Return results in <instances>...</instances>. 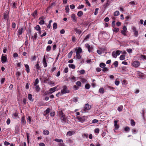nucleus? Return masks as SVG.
Returning a JSON list of instances; mask_svg holds the SVG:
<instances>
[{
    "label": "nucleus",
    "instance_id": "nucleus-1",
    "mask_svg": "<svg viewBox=\"0 0 146 146\" xmlns=\"http://www.w3.org/2000/svg\"><path fill=\"white\" fill-rule=\"evenodd\" d=\"M76 118L81 123H84L86 121V118L85 116H77Z\"/></svg>",
    "mask_w": 146,
    "mask_h": 146
},
{
    "label": "nucleus",
    "instance_id": "nucleus-2",
    "mask_svg": "<svg viewBox=\"0 0 146 146\" xmlns=\"http://www.w3.org/2000/svg\"><path fill=\"white\" fill-rule=\"evenodd\" d=\"M69 91L68 90L67 87L66 86H64L63 87V89L61 90V92L62 94L67 93H68Z\"/></svg>",
    "mask_w": 146,
    "mask_h": 146
},
{
    "label": "nucleus",
    "instance_id": "nucleus-3",
    "mask_svg": "<svg viewBox=\"0 0 146 146\" xmlns=\"http://www.w3.org/2000/svg\"><path fill=\"white\" fill-rule=\"evenodd\" d=\"M127 30V28L125 26H124L123 27L122 30L121 32V33L124 36H126Z\"/></svg>",
    "mask_w": 146,
    "mask_h": 146
},
{
    "label": "nucleus",
    "instance_id": "nucleus-4",
    "mask_svg": "<svg viewBox=\"0 0 146 146\" xmlns=\"http://www.w3.org/2000/svg\"><path fill=\"white\" fill-rule=\"evenodd\" d=\"M25 28L24 27L20 28L18 29L17 31L18 35H22L23 33L25 31Z\"/></svg>",
    "mask_w": 146,
    "mask_h": 146
},
{
    "label": "nucleus",
    "instance_id": "nucleus-5",
    "mask_svg": "<svg viewBox=\"0 0 146 146\" xmlns=\"http://www.w3.org/2000/svg\"><path fill=\"white\" fill-rule=\"evenodd\" d=\"M1 60L2 62L3 63H5L7 62V55H4L3 54L1 57Z\"/></svg>",
    "mask_w": 146,
    "mask_h": 146
},
{
    "label": "nucleus",
    "instance_id": "nucleus-6",
    "mask_svg": "<svg viewBox=\"0 0 146 146\" xmlns=\"http://www.w3.org/2000/svg\"><path fill=\"white\" fill-rule=\"evenodd\" d=\"M85 47L88 49V51L89 52H90L92 51L93 47L91 46L89 44H85Z\"/></svg>",
    "mask_w": 146,
    "mask_h": 146
},
{
    "label": "nucleus",
    "instance_id": "nucleus-7",
    "mask_svg": "<svg viewBox=\"0 0 146 146\" xmlns=\"http://www.w3.org/2000/svg\"><path fill=\"white\" fill-rule=\"evenodd\" d=\"M140 64L139 62L138 61H134L132 62V66L135 68L138 67L140 65Z\"/></svg>",
    "mask_w": 146,
    "mask_h": 146
},
{
    "label": "nucleus",
    "instance_id": "nucleus-8",
    "mask_svg": "<svg viewBox=\"0 0 146 146\" xmlns=\"http://www.w3.org/2000/svg\"><path fill=\"white\" fill-rule=\"evenodd\" d=\"M132 29L134 33V36L136 37L138 35V31L136 30V28L135 27L133 26L132 27Z\"/></svg>",
    "mask_w": 146,
    "mask_h": 146
},
{
    "label": "nucleus",
    "instance_id": "nucleus-9",
    "mask_svg": "<svg viewBox=\"0 0 146 146\" xmlns=\"http://www.w3.org/2000/svg\"><path fill=\"white\" fill-rule=\"evenodd\" d=\"M45 19V17L44 16H42L40 17L39 19L40 20V21L39 23L40 25H43L44 24V19Z\"/></svg>",
    "mask_w": 146,
    "mask_h": 146
},
{
    "label": "nucleus",
    "instance_id": "nucleus-10",
    "mask_svg": "<svg viewBox=\"0 0 146 146\" xmlns=\"http://www.w3.org/2000/svg\"><path fill=\"white\" fill-rule=\"evenodd\" d=\"M57 87L58 86H57L53 88H50L49 90V94H52V93L56 91V90L57 88Z\"/></svg>",
    "mask_w": 146,
    "mask_h": 146
},
{
    "label": "nucleus",
    "instance_id": "nucleus-11",
    "mask_svg": "<svg viewBox=\"0 0 146 146\" xmlns=\"http://www.w3.org/2000/svg\"><path fill=\"white\" fill-rule=\"evenodd\" d=\"M91 108V106H89V104H87L85 105L84 107V110L86 111L87 110H89Z\"/></svg>",
    "mask_w": 146,
    "mask_h": 146
},
{
    "label": "nucleus",
    "instance_id": "nucleus-12",
    "mask_svg": "<svg viewBox=\"0 0 146 146\" xmlns=\"http://www.w3.org/2000/svg\"><path fill=\"white\" fill-rule=\"evenodd\" d=\"M71 17L73 22H77V17L74 14H72Z\"/></svg>",
    "mask_w": 146,
    "mask_h": 146
},
{
    "label": "nucleus",
    "instance_id": "nucleus-13",
    "mask_svg": "<svg viewBox=\"0 0 146 146\" xmlns=\"http://www.w3.org/2000/svg\"><path fill=\"white\" fill-rule=\"evenodd\" d=\"M117 121H114V126L115 127L114 129L116 130H117L119 127V125L117 124Z\"/></svg>",
    "mask_w": 146,
    "mask_h": 146
},
{
    "label": "nucleus",
    "instance_id": "nucleus-14",
    "mask_svg": "<svg viewBox=\"0 0 146 146\" xmlns=\"http://www.w3.org/2000/svg\"><path fill=\"white\" fill-rule=\"evenodd\" d=\"M42 63L44 67H46L47 66V65L46 61L45 55L44 56L43 59L42 61Z\"/></svg>",
    "mask_w": 146,
    "mask_h": 146
},
{
    "label": "nucleus",
    "instance_id": "nucleus-15",
    "mask_svg": "<svg viewBox=\"0 0 146 146\" xmlns=\"http://www.w3.org/2000/svg\"><path fill=\"white\" fill-rule=\"evenodd\" d=\"M21 123L23 125H25L26 123V121L25 119L24 116H23L21 118Z\"/></svg>",
    "mask_w": 146,
    "mask_h": 146
},
{
    "label": "nucleus",
    "instance_id": "nucleus-16",
    "mask_svg": "<svg viewBox=\"0 0 146 146\" xmlns=\"http://www.w3.org/2000/svg\"><path fill=\"white\" fill-rule=\"evenodd\" d=\"M28 99L31 102L33 101V99L32 98V96L31 94H29L28 95Z\"/></svg>",
    "mask_w": 146,
    "mask_h": 146
},
{
    "label": "nucleus",
    "instance_id": "nucleus-17",
    "mask_svg": "<svg viewBox=\"0 0 146 146\" xmlns=\"http://www.w3.org/2000/svg\"><path fill=\"white\" fill-rule=\"evenodd\" d=\"M76 50H77L76 53H81L82 51V49L80 47H78V49H76Z\"/></svg>",
    "mask_w": 146,
    "mask_h": 146
},
{
    "label": "nucleus",
    "instance_id": "nucleus-18",
    "mask_svg": "<svg viewBox=\"0 0 146 146\" xmlns=\"http://www.w3.org/2000/svg\"><path fill=\"white\" fill-rule=\"evenodd\" d=\"M90 35L88 34L84 38V40L83 41V42L87 41L90 37Z\"/></svg>",
    "mask_w": 146,
    "mask_h": 146
},
{
    "label": "nucleus",
    "instance_id": "nucleus-19",
    "mask_svg": "<svg viewBox=\"0 0 146 146\" xmlns=\"http://www.w3.org/2000/svg\"><path fill=\"white\" fill-rule=\"evenodd\" d=\"M25 66L26 68V70L27 73H29L30 70L29 66L27 64H25Z\"/></svg>",
    "mask_w": 146,
    "mask_h": 146
},
{
    "label": "nucleus",
    "instance_id": "nucleus-20",
    "mask_svg": "<svg viewBox=\"0 0 146 146\" xmlns=\"http://www.w3.org/2000/svg\"><path fill=\"white\" fill-rule=\"evenodd\" d=\"M37 38V34L36 33H35L34 36H32V38H33V41H34L35 40H36Z\"/></svg>",
    "mask_w": 146,
    "mask_h": 146
},
{
    "label": "nucleus",
    "instance_id": "nucleus-21",
    "mask_svg": "<svg viewBox=\"0 0 146 146\" xmlns=\"http://www.w3.org/2000/svg\"><path fill=\"white\" fill-rule=\"evenodd\" d=\"M74 133L73 131H69L66 134L67 136H70L72 135Z\"/></svg>",
    "mask_w": 146,
    "mask_h": 146
},
{
    "label": "nucleus",
    "instance_id": "nucleus-22",
    "mask_svg": "<svg viewBox=\"0 0 146 146\" xmlns=\"http://www.w3.org/2000/svg\"><path fill=\"white\" fill-rule=\"evenodd\" d=\"M60 119L62 122L65 123L66 122V119L65 117H61Z\"/></svg>",
    "mask_w": 146,
    "mask_h": 146
},
{
    "label": "nucleus",
    "instance_id": "nucleus-23",
    "mask_svg": "<svg viewBox=\"0 0 146 146\" xmlns=\"http://www.w3.org/2000/svg\"><path fill=\"white\" fill-rule=\"evenodd\" d=\"M83 12L81 11H78L77 13V15L79 17H81L83 15Z\"/></svg>",
    "mask_w": 146,
    "mask_h": 146
},
{
    "label": "nucleus",
    "instance_id": "nucleus-24",
    "mask_svg": "<svg viewBox=\"0 0 146 146\" xmlns=\"http://www.w3.org/2000/svg\"><path fill=\"white\" fill-rule=\"evenodd\" d=\"M35 86V88L36 91L37 92H39L40 90V88L39 87L38 85H36V86Z\"/></svg>",
    "mask_w": 146,
    "mask_h": 146
},
{
    "label": "nucleus",
    "instance_id": "nucleus-25",
    "mask_svg": "<svg viewBox=\"0 0 146 146\" xmlns=\"http://www.w3.org/2000/svg\"><path fill=\"white\" fill-rule=\"evenodd\" d=\"M113 65L114 66V67L115 68H116L118 67V62L117 61H115L113 63Z\"/></svg>",
    "mask_w": 146,
    "mask_h": 146
},
{
    "label": "nucleus",
    "instance_id": "nucleus-26",
    "mask_svg": "<svg viewBox=\"0 0 146 146\" xmlns=\"http://www.w3.org/2000/svg\"><path fill=\"white\" fill-rule=\"evenodd\" d=\"M43 133L44 135H48L49 134V131L47 130H45L43 131Z\"/></svg>",
    "mask_w": 146,
    "mask_h": 146
},
{
    "label": "nucleus",
    "instance_id": "nucleus-27",
    "mask_svg": "<svg viewBox=\"0 0 146 146\" xmlns=\"http://www.w3.org/2000/svg\"><path fill=\"white\" fill-rule=\"evenodd\" d=\"M123 108V107L122 106H120L118 107L117 108V110L119 111H121L122 110Z\"/></svg>",
    "mask_w": 146,
    "mask_h": 146
},
{
    "label": "nucleus",
    "instance_id": "nucleus-28",
    "mask_svg": "<svg viewBox=\"0 0 146 146\" xmlns=\"http://www.w3.org/2000/svg\"><path fill=\"white\" fill-rule=\"evenodd\" d=\"M32 16L34 17H35L37 15V10H35L32 14Z\"/></svg>",
    "mask_w": 146,
    "mask_h": 146
},
{
    "label": "nucleus",
    "instance_id": "nucleus-29",
    "mask_svg": "<svg viewBox=\"0 0 146 146\" xmlns=\"http://www.w3.org/2000/svg\"><path fill=\"white\" fill-rule=\"evenodd\" d=\"M70 79L72 82H74L76 81V78L74 76H72Z\"/></svg>",
    "mask_w": 146,
    "mask_h": 146
},
{
    "label": "nucleus",
    "instance_id": "nucleus-30",
    "mask_svg": "<svg viewBox=\"0 0 146 146\" xmlns=\"http://www.w3.org/2000/svg\"><path fill=\"white\" fill-rule=\"evenodd\" d=\"M74 31L77 33L78 34H80L81 33V31L77 28L75 29H74Z\"/></svg>",
    "mask_w": 146,
    "mask_h": 146
},
{
    "label": "nucleus",
    "instance_id": "nucleus-31",
    "mask_svg": "<svg viewBox=\"0 0 146 146\" xmlns=\"http://www.w3.org/2000/svg\"><path fill=\"white\" fill-rule=\"evenodd\" d=\"M39 82V80L38 78H36V79L35 80V82L34 83V86H36L37 85V84H38Z\"/></svg>",
    "mask_w": 146,
    "mask_h": 146
},
{
    "label": "nucleus",
    "instance_id": "nucleus-32",
    "mask_svg": "<svg viewBox=\"0 0 146 146\" xmlns=\"http://www.w3.org/2000/svg\"><path fill=\"white\" fill-rule=\"evenodd\" d=\"M112 56L115 58H116L117 56L115 52V51H114L112 52Z\"/></svg>",
    "mask_w": 146,
    "mask_h": 146
},
{
    "label": "nucleus",
    "instance_id": "nucleus-33",
    "mask_svg": "<svg viewBox=\"0 0 146 146\" xmlns=\"http://www.w3.org/2000/svg\"><path fill=\"white\" fill-rule=\"evenodd\" d=\"M73 52L72 51H71L68 55V58H71Z\"/></svg>",
    "mask_w": 146,
    "mask_h": 146
},
{
    "label": "nucleus",
    "instance_id": "nucleus-34",
    "mask_svg": "<svg viewBox=\"0 0 146 146\" xmlns=\"http://www.w3.org/2000/svg\"><path fill=\"white\" fill-rule=\"evenodd\" d=\"M131 124L132 126H134L135 125V123L134 121V120L132 119L131 120Z\"/></svg>",
    "mask_w": 146,
    "mask_h": 146
},
{
    "label": "nucleus",
    "instance_id": "nucleus-35",
    "mask_svg": "<svg viewBox=\"0 0 146 146\" xmlns=\"http://www.w3.org/2000/svg\"><path fill=\"white\" fill-rule=\"evenodd\" d=\"M59 114L60 117H65V115L63 113L62 111H59Z\"/></svg>",
    "mask_w": 146,
    "mask_h": 146
},
{
    "label": "nucleus",
    "instance_id": "nucleus-36",
    "mask_svg": "<svg viewBox=\"0 0 146 146\" xmlns=\"http://www.w3.org/2000/svg\"><path fill=\"white\" fill-rule=\"evenodd\" d=\"M99 92L101 94H103L104 93V89L103 88H100L99 90Z\"/></svg>",
    "mask_w": 146,
    "mask_h": 146
},
{
    "label": "nucleus",
    "instance_id": "nucleus-37",
    "mask_svg": "<svg viewBox=\"0 0 146 146\" xmlns=\"http://www.w3.org/2000/svg\"><path fill=\"white\" fill-rule=\"evenodd\" d=\"M125 56L124 55H121L119 57V59L120 60H124L125 59Z\"/></svg>",
    "mask_w": 146,
    "mask_h": 146
},
{
    "label": "nucleus",
    "instance_id": "nucleus-38",
    "mask_svg": "<svg viewBox=\"0 0 146 146\" xmlns=\"http://www.w3.org/2000/svg\"><path fill=\"white\" fill-rule=\"evenodd\" d=\"M54 141L57 142H62L63 141L62 139H56L54 140Z\"/></svg>",
    "mask_w": 146,
    "mask_h": 146
},
{
    "label": "nucleus",
    "instance_id": "nucleus-39",
    "mask_svg": "<svg viewBox=\"0 0 146 146\" xmlns=\"http://www.w3.org/2000/svg\"><path fill=\"white\" fill-rule=\"evenodd\" d=\"M119 28H115L113 29V31L114 32L117 33L119 31Z\"/></svg>",
    "mask_w": 146,
    "mask_h": 146
},
{
    "label": "nucleus",
    "instance_id": "nucleus-40",
    "mask_svg": "<svg viewBox=\"0 0 146 146\" xmlns=\"http://www.w3.org/2000/svg\"><path fill=\"white\" fill-rule=\"evenodd\" d=\"M68 66L70 68L73 69H74L75 68V66L73 64H69Z\"/></svg>",
    "mask_w": 146,
    "mask_h": 146
},
{
    "label": "nucleus",
    "instance_id": "nucleus-41",
    "mask_svg": "<svg viewBox=\"0 0 146 146\" xmlns=\"http://www.w3.org/2000/svg\"><path fill=\"white\" fill-rule=\"evenodd\" d=\"M76 58L77 59H79L81 58V56L80 54L76 53Z\"/></svg>",
    "mask_w": 146,
    "mask_h": 146
},
{
    "label": "nucleus",
    "instance_id": "nucleus-42",
    "mask_svg": "<svg viewBox=\"0 0 146 146\" xmlns=\"http://www.w3.org/2000/svg\"><path fill=\"white\" fill-rule=\"evenodd\" d=\"M117 80L118 79H117L115 82V84L117 86L119 85L120 83L119 82L118 80Z\"/></svg>",
    "mask_w": 146,
    "mask_h": 146
},
{
    "label": "nucleus",
    "instance_id": "nucleus-43",
    "mask_svg": "<svg viewBox=\"0 0 146 146\" xmlns=\"http://www.w3.org/2000/svg\"><path fill=\"white\" fill-rule=\"evenodd\" d=\"M35 29L37 31H38L40 30V28L39 25H36L35 27Z\"/></svg>",
    "mask_w": 146,
    "mask_h": 146
},
{
    "label": "nucleus",
    "instance_id": "nucleus-44",
    "mask_svg": "<svg viewBox=\"0 0 146 146\" xmlns=\"http://www.w3.org/2000/svg\"><path fill=\"white\" fill-rule=\"evenodd\" d=\"M119 11H115L114 14V15L115 16H117L119 15Z\"/></svg>",
    "mask_w": 146,
    "mask_h": 146
},
{
    "label": "nucleus",
    "instance_id": "nucleus-45",
    "mask_svg": "<svg viewBox=\"0 0 146 146\" xmlns=\"http://www.w3.org/2000/svg\"><path fill=\"white\" fill-rule=\"evenodd\" d=\"M65 10L66 11V13H67L69 12V9L68 6H67L66 7Z\"/></svg>",
    "mask_w": 146,
    "mask_h": 146
},
{
    "label": "nucleus",
    "instance_id": "nucleus-46",
    "mask_svg": "<svg viewBox=\"0 0 146 146\" xmlns=\"http://www.w3.org/2000/svg\"><path fill=\"white\" fill-rule=\"evenodd\" d=\"M16 75L17 77H19L21 75V73L19 71H17L16 72Z\"/></svg>",
    "mask_w": 146,
    "mask_h": 146
},
{
    "label": "nucleus",
    "instance_id": "nucleus-47",
    "mask_svg": "<svg viewBox=\"0 0 146 146\" xmlns=\"http://www.w3.org/2000/svg\"><path fill=\"white\" fill-rule=\"evenodd\" d=\"M105 66V64L104 63H101L100 64V66L101 68H104Z\"/></svg>",
    "mask_w": 146,
    "mask_h": 146
},
{
    "label": "nucleus",
    "instance_id": "nucleus-48",
    "mask_svg": "<svg viewBox=\"0 0 146 146\" xmlns=\"http://www.w3.org/2000/svg\"><path fill=\"white\" fill-rule=\"evenodd\" d=\"M130 130V128L129 127L127 126L125 127L124 128V130L125 131L129 132Z\"/></svg>",
    "mask_w": 146,
    "mask_h": 146
},
{
    "label": "nucleus",
    "instance_id": "nucleus-49",
    "mask_svg": "<svg viewBox=\"0 0 146 146\" xmlns=\"http://www.w3.org/2000/svg\"><path fill=\"white\" fill-rule=\"evenodd\" d=\"M76 40V39L74 36H72V40L73 42H75Z\"/></svg>",
    "mask_w": 146,
    "mask_h": 146
},
{
    "label": "nucleus",
    "instance_id": "nucleus-50",
    "mask_svg": "<svg viewBox=\"0 0 146 146\" xmlns=\"http://www.w3.org/2000/svg\"><path fill=\"white\" fill-rule=\"evenodd\" d=\"M35 67L36 69L39 70L40 69V66L39 64H38V62H37V64L35 65Z\"/></svg>",
    "mask_w": 146,
    "mask_h": 146
},
{
    "label": "nucleus",
    "instance_id": "nucleus-51",
    "mask_svg": "<svg viewBox=\"0 0 146 146\" xmlns=\"http://www.w3.org/2000/svg\"><path fill=\"white\" fill-rule=\"evenodd\" d=\"M51 47L50 46L48 45L46 48V50L47 52L51 50Z\"/></svg>",
    "mask_w": 146,
    "mask_h": 146
},
{
    "label": "nucleus",
    "instance_id": "nucleus-52",
    "mask_svg": "<svg viewBox=\"0 0 146 146\" xmlns=\"http://www.w3.org/2000/svg\"><path fill=\"white\" fill-rule=\"evenodd\" d=\"M122 52V51L119 50H117L115 51V52L117 55H119Z\"/></svg>",
    "mask_w": 146,
    "mask_h": 146
},
{
    "label": "nucleus",
    "instance_id": "nucleus-53",
    "mask_svg": "<svg viewBox=\"0 0 146 146\" xmlns=\"http://www.w3.org/2000/svg\"><path fill=\"white\" fill-rule=\"evenodd\" d=\"M57 28V23H54L53 25V29H56Z\"/></svg>",
    "mask_w": 146,
    "mask_h": 146
},
{
    "label": "nucleus",
    "instance_id": "nucleus-54",
    "mask_svg": "<svg viewBox=\"0 0 146 146\" xmlns=\"http://www.w3.org/2000/svg\"><path fill=\"white\" fill-rule=\"evenodd\" d=\"M140 57L143 60L146 59V56H145L141 55L140 56Z\"/></svg>",
    "mask_w": 146,
    "mask_h": 146
},
{
    "label": "nucleus",
    "instance_id": "nucleus-55",
    "mask_svg": "<svg viewBox=\"0 0 146 146\" xmlns=\"http://www.w3.org/2000/svg\"><path fill=\"white\" fill-rule=\"evenodd\" d=\"M132 131L133 134H135L137 133V131L136 130V129H132Z\"/></svg>",
    "mask_w": 146,
    "mask_h": 146
},
{
    "label": "nucleus",
    "instance_id": "nucleus-56",
    "mask_svg": "<svg viewBox=\"0 0 146 146\" xmlns=\"http://www.w3.org/2000/svg\"><path fill=\"white\" fill-rule=\"evenodd\" d=\"M100 129L99 128H96L94 130V132L95 133H98L99 132Z\"/></svg>",
    "mask_w": 146,
    "mask_h": 146
},
{
    "label": "nucleus",
    "instance_id": "nucleus-57",
    "mask_svg": "<svg viewBox=\"0 0 146 146\" xmlns=\"http://www.w3.org/2000/svg\"><path fill=\"white\" fill-rule=\"evenodd\" d=\"M85 3L87 5L89 6H90V4L88 0H85Z\"/></svg>",
    "mask_w": 146,
    "mask_h": 146
},
{
    "label": "nucleus",
    "instance_id": "nucleus-58",
    "mask_svg": "<svg viewBox=\"0 0 146 146\" xmlns=\"http://www.w3.org/2000/svg\"><path fill=\"white\" fill-rule=\"evenodd\" d=\"M90 85L88 84H87L85 85V88L87 89H88L90 88Z\"/></svg>",
    "mask_w": 146,
    "mask_h": 146
},
{
    "label": "nucleus",
    "instance_id": "nucleus-59",
    "mask_svg": "<svg viewBox=\"0 0 146 146\" xmlns=\"http://www.w3.org/2000/svg\"><path fill=\"white\" fill-rule=\"evenodd\" d=\"M76 84L79 86H81V83L80 81H77L76 82Z\"/></svg>",
    "mask_w": 146,
    "mask_h": 146
},
{
    "label": "nucleus",
    "instance_id": "nucleus-60",
    "mask_svg": "<svg viewBox=\"0 0 146 146\" xmlns=\"http://www.w3.org/2000/svg\"><path fill=\"white\" fill-rule=\"evenodd\" d=\"M98 120L96 119H94L92 121V123H97L98 122Z\"/></svg>",
    "mask_w": 146,
    "mask_h": 146
},
{
    "label": "nucleus",
    "instance_id": "nucleus-61",
    "mask_svg": "<svg viewBox=\"0 0 146 146\" xmlns=\"http://www.w3.org/2000/svg\"><path fill=\"white\" fill-rule=\"evenodd\" d=\"M127 51L129 53H131L132 52V50L131 49H128L127 50Z\"/></svg>",
    "mask_w": 146,
    "mask_h": 146
},
{
    "label": "nucleus",
    "instance_id": "nucleus-62",
    "mask_svg": "<svg viewBox=\"0 0 146 146\" xmlns=\"http://www.w3.org/2000/svg\"><path fill=\"white\" fill-rule=\"evenodd\" d=\"M50 111V109L49 108L47 109L45 111V112L46 114L48 113Z\"/></svg>",
    "mask_w": 146,
    "mask_h": 146
},
{
    "label": "nucleus",
    "instance_id": "nucleus-63",
    "mask_svg": "<svg viewBox=\"0 0 146 146\" xmlns=\"http://www.w3.org/2000/svg\"><path fill=\"white\" fill-rule=\"evenodd\" d=\"M84 7V6L83 5H80L78 7V9H81L83 8Z\"/></svg>",
    "mask_w": 146,
    "mask_h": 146
},
{
    "label": "nucleus",
    "instance_id": "nucleus-64",
    "mask_svg": "<svg viewBox=\"0 0 146 146\" xmlns=\"http://www.w3.org/2000/svg\"><path fill=\"white\" fill-rule=\"evenodd\" d=\"M13 56L14 57L16 58V57H18V55L17 53L15 52V53H14Z\"/></svg>",
    "mask_w": 146,
    "mask_h": 146
}]
</instances>
